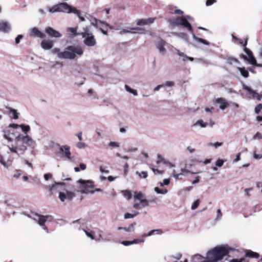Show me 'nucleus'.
<instances>
[{
    "label": "nucleus",
    "mask_w": 262,
    "mask_h": 262,
    "mask_svg": "<svg viewBox=\"0 0 262 262\" xmlns=\"http://www.w3.org/2000/svg\"><path fill=\"white\" fill-rule=\"evenodd\" d=\"M53 44L52 40L44 39L41 42V46L45 50H49L53 47Z\"/></svg>",
    "instance_id": "nucleus-16"
},
{
    "label": "nucleus",
    "mask_w": 262,
    "mask_h": 262,
    "mask_svg": "<svg viewBox=\"0 0 262 262\" xmlns=\"http://www.w3.org/2000/svg\"><path fill=\"white\" fill-rule=\"evenodd\" d=\"M125 88L127 92L133 94L135 96L137 95V91L136 90L132 89L127 85H125Z\"/></svg>",
    "instance_id": "nucleus-33"
},
{
    "label": "nucleus",
    "mask_w": 262,
    "mask_h": 262,
    "mask_svg": "<svg viewBox=\"0 0 262 262\" xmlns=\"http://www.w3.org/2000/svg\"><path fill=\"white\" fill-rule=\"evenodd\" d=\"M91 24L96 28H98L104 35H107V31L104 30L103 27L105 26L106 28L109 27L110 29H112V27H111L108 23L104 21L99 20L96 18H94V19L92 20Z\"/></svg>",
    "instance_id": "nucleus-8"
},
{
    "label": "nucleus",
    "mask_w": 262,
    "mask_h": 262,
    "mask_svg": "<svg viewBox=\"0 0 262 262\" xmlns=\"http://www.w3.org/2000/svg\"><path fill=\"white\" fill-rule=\"evenodd\" d=\"M78 182L80 183L82 190L81 192L83 193H93L95 192L94 190V185L92 182L87 181H85L83 180H80L78 181Z\"/></svg>",
    "instance_id": "nucleus-7"
},
{
    "label": "nucleus",
    "mask_w": 262,
    "mask_h": 262,
    "mask_svg": "<svg viewBox=\"0 0 262 262\" xmlns=\"http://www.w3.org/2000/svg\"><path fill=\"white\" fill-rule=\"evenodd\" d=\"M149 201L146 199L142 200L140 202L141 206L142 208L147 207L149 206Z\"/></svg>",
    "instance_id": "nucleus-36"
},
{
    "label": "nucleus",
    "mask_w": 262,
    "mask_h": 262,
    "mask_svg": "<svg viewBox=\"0 0 262 262\" xmlns=\"http://www.w3.org/2000/svg\"><path fill=\"white\" fill-rule=\"evenodd\" d=\"M136 173L138 174L140 178H146L148 176L147 172L146 171H142L140 173L137 171Z\"/></svg>",
    "instance_id": "nucleus-40"
},
{
    "label": "nucleus",
    "mask_w": 262,
    "mask_h": 262,
    "mask_svg": "<svg viewBox=\"0 0 262 262\" xmlns=\"http://www.w3.org/2000/svg\"><path fill=\"white\" fill-rule=\"evenodd\" d=\"M231 251H234V250L228 246H217L209 250L207 252V256L209 258H212L213 261L217 262L222 260L225 256L228 255Z\"/></svg>",
    "instance_id": "nucleus-1"
},
{
    "label": "nucleus",
    "mask_w": 262,
    "mask_h": 262,
    "mask_svg": "<svg viewBox=\"0 0 262 262\" xmlns=\"http://www.w3.org/2000/svg\"><path fill=\"white\" fill-rule=\"evenodd\" d=\"M200 202L201 201L200 200H197L195 201H194L191 206V209L192 210L196 209L198 207Z\"/></svg>",
    "instance_id": "nucleus-39"
},
{
    "label": "nucleus",
    "mask_w": 262,
    "mask_h": 262,
    "mask_svg": "<svg viewBox=\"0 0 262 262\" xmlns=\"http://www.w3.org/2000/svg\"><path fill=\"white\" fill-rule=\"evenodd\" d=\"M201 262H214V261H213V259L212 258H209L208 256H207V258L203 261H202Z\"/></svg>",
    "instance_id": "nucleus-64"
},
{
    "label": "nucleus",
    "mask_w": 262,
    "mask_h": 262,
    "mask_svg": "<svg viewBox=\"0 0 262 262\" xmlns=\"http://www.w3.org/2000/svg\"><path fill=\"white\" fill-rule=\"evenodd\" d=\"M243 89L247 91L249 94L251 95L253 98H256L258 100H260L262 99L261 94H259V93H257L256 91L253 90L249 86L244 85Z\"/></svg>",
    "instance_id": "nucleus-11"
},
{
    "label": "nucleus",
    "mask_w": 262,
    "mask_h": 262,
    "mask_svg": "<svg viewBox=\"0 0 262 262\" xmlns=\"http://www.w3.org/2000/svg\"><path fill=\"white\" fill-rule=\"evenodd\" d=\"M70 11V13H73L74 14H76L81 21H83L85 20V18H84V17L81 16V12L79 10H77L76 8L72 7L71 6Z\"/></svg>",
    "instance_id": "nucleus-22"
},
{
    "label": "nucleus",
    "mask_w": 262,
    "mask_h": 262,
    "mask_svg": "<svg viewBox=\"0 0 262 262\" xmlns=\"http://www.w3.org/2000/svg\"><path fill=\"white\" fill-rule=\"evenodd\" d=\"M6 108L9 110L10 113L12 114V117L14 119H17L18 118V113L17 112L16 110L10 107H6Z\"/></svg>",
    "instance_id": "nucleus-27"
},
{
    "label": "nucleus",
    "mask_w": 262,
    "mask_h": 262,
    "mask_svg": "<svg viewBox=\"0 0 262 262\" xmlns=\"http://www.w3.org/2000/svg\"><path fill=\"white\" fill-rule=\"evenodd\" d=\"M197 123L199 124L202 127H205L207 125V123H204L202 120H198Z\"/></svg>",
    "instance_id": "nucleus-49"
},
{
    "label": "nucleus",
    "mask_w": 262,
    "mask_h": 262,
    "mask_svg": "<svg viewBox=\"0 0 262 262\" xmlns=\"http://www.w3.org/2000/svg\"><path fill=\"white\" fill-rule=\"evenodd\" d=\"M238 69L240 71L243 77H244L245 78H247L249 77V72L247 70H246V69L244 67H243V68L238 67Z\"/></svg>",
    "instance_id": "nucleus-30"
},
{
    "label": "nucleus",
    "mask_w": 262,
    "mask_h": 262,
    "mask_svg": "<svg viewBox=\"0 0 262 262\" xmlns=\"http://www.w3.org/2000/svg\"><path fill=\"white\" fill-rule=\"evenodd\" d=\"M75 196L74 192L70 191H67L66 193L60 192L59 194V198L61 202H64L66 199L71 201Z\"/></svg>",
    "instance_id": "nucleus-10"
},
{
    "label": "nucleus",
    "mask_w": 262,
    "mask_h": 262,
    "mask_svg": "<svg viewBox=\"0 0 262 262\" xmlns=\"http://www.w3.org/2000/svg\"><path fill=\"white\" fill-rule=\"evenodd\" d=\"M71 6L66 3H61L55 5H54L51 8H49V11L51 13L56 12H62L65 13H70Z\"/></svg>",
    "instance_id": "nucleus-6"
},
{
    "label": "nucleus",
    "mask_w": 262,
    "mask_h": 262,
    "mask_svg": "<svg viewBox=\"0 0 262 262\" xmlns=\"http://www.w3.org/2000/svg\"><path fill=\"white\" fill-rule=\"evenodd\" d=\"M46 32L51 37L58 38L61 36V34L52 28L48 27L46 28Z\"/></svg>",
    "instance_id": "nucleus-12"
},
{
    "label": "nucleus",
    "mask_w": 262,
    "mask_h": 262,
    "mask_svg": "<svg viewBox=\"0 0 262 262\" xmlns=\"http://www.w3.org/2000/svg\"><path fill=\"white\" fill-rule=\"evenodd\" d=\"M82 132H79L77 134V136L79 139V140L80 141H81L82 140Z\"/></svg>",
    "instance_id": "nucleus-61"
},
{
    "label": "nucleus",
    "mask_w": 262,
    "mask_h": 262,
    "mask_svg": "<svg viewBox=\"0 0 262 262\" xmlns=\"http://www.w3.org/2000/svg\"><path fill=\"white\" fill-rule=\"evenodd\" d=\"M170 183V180L169 179H165L163 180V183H161L160 185L163 186L164 185H167Z\"/></svg>",
    "instance_id": "nucleus-51"
},
{
    "label": "nucleus",
    "mask_w": 262,
    "mask_h": 262,
    "mask_svg": "<svg viewBox=\"0 0 262 262\" xmlns=\"http://www.w3.org/2000/svg\"><path fill=\"white\" fill-rule=\"evenodd\" d=\"M215 102L220 104V108L222 110H225L229 106L228 102L223 98H219L216 99Z\"/></svg>",
    "instance_id": "nucleus-13"
},
{
    "label": "nucleus",
    "mask_w": 262,
    "mask_h": 262,
    "mask_svg": "<svg viewBox=\"0 0 262 262\" xmlns=\"http://www.w3.org/2000/svg\"><path fill=\"white\" fill-rule=\"evenodd\" d=\"M166 42L163 40L161 39L157 44L156 47L157 49L159 50V52L164 54L166 52V50L164 48L165 46Z\"/></svg>",
    "instance_id": "nucleus-20"
},
{
    "label": "nucleus",
    "mask_w": 262,
    "mask_h": 262,
    "mask_svg": "<svg viewBox=\"0 0 262 262\" xmlns=\"http://www.w3.org/2000/svg\"><path fill=\"white\" fill-rule=\"evenodd\" d=\"M173 13L174 14H183V12L180 9H177V10H174Z\"/></svg>",
    "instance_id": "nucleus-62"
},
{
    "label": "nucleus",
    "mask_w": 262,
    "mask_h": 262,
    "mask_svg": "<svg viewBox=\"0 0 262 262\" xmlns=\"http://www.w3.org/2000/svg\"><path fill=\"white\" fill-rule=\"evenodd\" d=\"M0 163L2 164L4 166H7L6 163L4 160L3 157L1 155H0Z\"/></svg>",
    "instance_id": "nucleus-53"
},
{
    "label": "nucleus",
    "mask_w": 262,
    "mask_h": 262,
    "mask_svg": "<svg viewBox=\"0 0 262 262\" xmlns=\"http://www.w3.org/2000/svg\"><path fill=\"white\" fill-rule=\"evenodd\" d=\"M100 171L102 172V173H108L109 171L108 170H106L104 168H103V167L102 166H101L100 167Z\"/></svg>",
    "instance_id": "nucleus-59"
},
{
    "label": "nucleus",
    "mask_w": 262,
    "mask_h": 262,
    "mask_svg": "<svg viewBox=\"0 0 262 262\" xmlns=\"http://www.w3.org/2000/svg\"><path fill=\"white\" fill-rule=\"evenodd\" d=\"M76 31L77 28H69L68 29V32L69 33V34L74 36L77 35Z\"/></svg>",
    "instance_id": "nucleus-35"
},
{
    "label": "nucleus",
    "mask_w": 262,
    "mask_h": 262,
    "mask_svg": "<svg viewBox=\"0 0 262 262\" xmlns=\"http://www.w3.org/2000/svg\"><path fill=\"white\" fill-rule=\"evenodd\" d=\"M30 35L37 36L41 38L45 37V34L40 31L37 28H33L32 29Z\"/></svg>",
    "instance_id": "nucleus-17"
},
{
    "label": "nucleus",
    "mask_w": 262,
    "mask_h": 262,
    "mask_svg": "<svg viewBox=\"0 0 262 262\" xmlns=\"http://www.w3.org/2000/svg\"><path fill=\"white\" fill-rule=\"evenodd\" d=\"M193 38L197 41H198L199 42H201V43H203L204 45H209V44H210L209 42L207 40H206L205 39H203L202 38L198 37L195 36L194 35H193Z\"/></svg>",
    "instance_id": "nucleus-31"
},
{
    "label": "nucleus",
    "mask_w": 262,
    "mask_h": 262,
    "mask_svg": "<svg viewBox=\"0 0 262 262\" xmlns=\"http://www.w3.org/2000/svg\"><path fill=\"white\" fill-rule=\"evenodd\" d=\"M10 30V26L6 21H0V31L8 32Z\"/></svg>",
    "instance_id": "nucleus-19"
},
{
    "label": "nucleus",
    "mask_w": 262,
    "mask_h": 262,
    "mask_svg": "<svg viewBox=\"0 0 262 262\" xmlns=\"http://www.w3.org/2000/svg\"><path fill=\"white\" fill-rule=\"evenodd\" d=\"M138 214H139V212L136 211H134V214H131L130 213L127 212V213H125L124 218L126 219H129V218H133L135 216H137Z\"/></svg>",
    "instance_id": "nucleus-32"
},
{
    "label": "nucleus",
    "mask_w": 262,
    "mask_h": 262,
    "mask_svg": "<svg viewBox=\"0 0 262 262\" xmlns=\"http://www.w3.org/2000/svg\"><path fill=\"white\" fill-rule=\"evenodd\" d=\"M76 146L79 148H83L85 147L86 144L85 143L80 141L76 144Z\"/></svg>",
    "instance_id": "nucleus-43"
},
{
    "label": "nucleus",
    "mask_w": 262,
    "mask_h": 262,
    "mask_svg": "<svg viewBox=\"0 0 262 262\" xmlns=\"http://www.w3.org/2000/svg\"><path fill=\"white\" fill-rule=\"evenodd\" d=\"M20 125L17 124H14V123H13V124H10L9 125V127H12V128H17Z\"/></svg>",
    "instance_id": "nucleus-63"
},
{
    "label": "nucleus",
    "mask_w": 262,
    "mask_h": 262,
    "mask_svg": "<svg viewBox=\"0 0 262 262\" xmlns=\"http://www.w3.org/2000/svg\"><path fill=\"white\" fill-rule=\"evenodd\" d=\"M133 207L135 208V209H140L141 207V204L140 203H135L134 205H133Z\"/></svg>",
    "instance_id": "nucleus-54"
},
{
    "label": "nucleus",
    "mask_w": 262,
    "mask_h": 262,
    "mask_svg": "<svg viewBox=\"0 0 262 262\" xmlns=\"http://www.w3.org/2000/svg\"><path fill=\"white\" fill-rule=\"evenodd\" d=\"M136 225V223L131 224L128 227H119L118 230L123 229L125 231L129 232L134 230V226Z\"/></svg>",
    "instance_id": "nucleus-29"
},
{
    "label": "nucleus",
    "mask_w": 262,
    "mask_h": 262,
    "mask_svg": "<svg viewBox=\"0 0 262 262\" xmlns=\"http://www.w3.org/2000/svg\"><path fill=\"white\" fill-rule=\"evenodd\" d=\"M151 170L155 174H162L164 172L163 170H160L155 168H151Z\"/></svg>",
    "instance_id": "nucleus-42"
},
{
    "label": "nucleus",
    "mask_w": 262,
    "mask_h": 262,
    "mask_svg": "<svg viewBox=\"0 0 262 262\" xmlns=\"http://www.w3.org/2000/svg\"><path fill=\"white\" fill-rule=\"evenodd\" d=\"M51 177L52 174L51 173H46L44 175V178L46 180H48Z\"/></svg>",
    "instance_id": "nucleus-58"
},
{
    "label": "nucleus",
    "mask_w": 262,
    "mask_h": 262,
    "mask_svg": "<svg viewBox=\"0 0 262 262\" xmlns=\"http://www.w3.org/2000/svg\"><path fill=\"white\" fill-rule=\"evenodd\" d=\"M227 62L229 64H232L234 63H239V61L237 58L229 56L226 58Z\"/></svg>",
    "instance_id": "nucleus-28"
},
{
    "label": "nucleus",
    "mask_w": 262,
    "mask_h": 262,
    "mask_svg": "<svg viewBox=\"0 0 262 262\" xmlns=\"http://www.w3.org/2000/svg\"><path fill=\"white\" fill-rule=\"evenodd\" d=\"M164 85L167 86H172L174 85V82L172 81H166Z\"/></svg>",
    "instance_id": "nucleus-57"
},
{
    "label": "nucleus",
    "mask_w": 262,
    "mask_h": 262,
    "mask_svg": "<svg viewBox=\"0 0 262 262\" xmlns=\"http://www.w3.org/2000/svg\"><path fill=\"white\" fill-rule=\"evenodd\" d=\"M19 126L21 128L22 130L25 133H27L30 129L29 125H25L24 124H21Z\"/></svg>",
    "instance_id": "nucleus-38"
},
{
    "label": "nucleus",
    "mask_w": 262,
    "mask_h": 262,
    "mask_svg": "<svg viewBox=\"0 0 262 262\" xmlns=\"http://www.w3.org/2000/svg\"><path fill=\"white\" fill-rule=\"evenodd\" d=\"M124 196L127 199L129 200L132 198V194L130 191L124 190L123 191Z\"/></svg>",
    "instance_id": "nucleus-34"
},
{
    "label": "nucleus",
    "mask_w": 262,
    "mask_h": 262,
    "mask_svg": "<svg viewBox=\"0 0 262 262\" xmlns=\"http://www.w3.org/2000/svg\"><path fill=\"white\" fill-rule=\"evenodd\" d=\"M109 146L113 147H119V144L118 143L115 142H111L108 144Z\"/></svg>",
    "instance_id": "nucleus-50"
},
{
    "label": "nucleus",
    "mask_w": 262,
    "mask_h": 262,
    "mask_svg": "<svg viewBox=\"0 0 262 262\" xmlns=\"http://www.w3.org/2000/svg\"><path fill=\"white\" fill-rule=\"evenodd\" d=\"M254 138H257L258 139H262V135L259 132H257L255 134Z\"/></svg>",
    "instance_id": "nucleus-60"
},
{
    "label": "nucleus",
    "mask_w": 262,
    "mask_h": 262,
    "mask_svg": "<svg viewBox=\"0 0 262 262\" xmlns=\"http://www.w3.org/2000/svg\"><path fill=\"white\" fill-rule=\"evenodd\" d=\"M16 140L17 142V147L18 150L24 154L27 150V147L26 145L34 148L35 143L29 136H25L19 135L16 137Z\"/></svg>",
    "instance_id": "nucleus-3"
},
{
    "label": "nucleus",
    "mask_w": 262,
    "mask_h": 262,
    "mask_svg": "<svg viewBox=\"0 0 262 262\" xmlns=\"http://www.w3.org/2000/svg\"><path fill=\"white\" fill-rule=\"evenodd\" d=\"M37 216H38V224L40 226H44L46 222V221H47L49 216L48 215H42L38 214Z\"/></svg>",
    "instance_id": "nucleus-21"
},
{
    "label": "nucleus",
    "mask_w": 262,
    "mask_h": 262,
    "mask_svg": "<svg viewBox=\"0 0 262 262\" xmlns=\"http://www.w3.org/2000/svg\"><path fill=\"white\" fill-rule=\"evenodd\" d=\"M261 110H262V104L260 103L255 107V113L258 114Z\"/></svg>",
    "instance_id": "nucleus-41"
},
{
    "label": "nucleus",
    "mask_w": 262,
    "mask_h": 262,
    "mask_svg": "<svg viewBox=\"0 0 262 262\" xmlns=\"http://www.w3.org/2000/svg\"><path fill=\"white\" fill-rule=\"evenodd\" d=\"M83 53V50L79 46H69L59 55L61 59H74L77 56H81Z\"/></svg>",
    "instance_id": "nucleus-2"
},
{
    "label": "nucleus",
    "mask_w": 262,
    "mask_h": 262,
    "mask_svg": "<svg viewBox=\"0 0 262 262\" xmlns=\"http://www.w3.org/2000/svg\"><path fill=\"white\" fill-rule=\"evenodd\" d=\"M155 18H148L147 19H142L139 20L137 24L139 26H143L145 25H149L152 24L154 21Z\"/></svg>",
    "instance_id": "nucleus-18"
},
{
    "label": "nucleus",
    "mask_w": 262,
    "mask_h": 262,
    "mask_svg": "<svg viewBox=\"0 0 262 262\" xmlns=\"http://www.w3.org/2000/svg\"><path fill=\"white\" fill-rule=\"evenodd\" d=\"M245 260L244 257H242L239 259H233L230 260L229 262H244Z\"/></svg>",
    "instance_id": "nucleus-47"
},
{
    "label": "nucleus",
    "mask_w": 262,
    "mask_h": 262,
    "mask_svg": "<svg viewBox=\"0 0 262 262\" xmlns=\"http://www.w3.org/2000/svg\"><path fill=\"white\" fill-rule=\"evenodd\" d=\"M81 36L84 38L83 42L88 47H93L96 45V40L88 27L83 29V32L81 33Z\"/></svg>",
    "instance_id": "nucleus-4"
},
{
    "label": "nucleus",
    "mask_w": 262,
    "mask_h": 262,
    "mask_svg": "<svg viewBox=\"0 0 262 262\" xmlns=\"http://www.w3.org/2000/svg\"><path fill=\"white\" fill-rule=\"evenodd\" d=\"M20 175L21 173L20 172V171L18 170H16L15 173L14 174L13 177L16 178H18L20 176Z\"/></svg>",
    "instance_id": "nucleus-55"
},
{
    "label": "nucleus",
    "mask_w": 262,
    "mask_h": 262,
    "mask_svg": "<svg viewBox=\"0 0 262 262\" xmlns=\"http://www.w3.org/2000/svg\"><path fill=\"white\" fill-rule=\"evenodd\" d=\"M155 190L157 193L160 194H165L168 191L166 189H161L157 187L155 188Z\"/></svg>",
    "instance_id": "nucleus-37"
},
{
    "label": "nucleus",
    "mask_w": 262,
    "mask_h": 262,
    "mask_svg": "<svg viewBox=\"0 0 262 262\" xmlns=\"http://www.w3.org/2000/svg\"><path fill=\"white\" fill-rule=\"evenodd\" d=\"M181 17H177L175 18L171 19L169 20L170 23L173 26H180Z\"/></svg>",
    "instance_id": "nucleus-25"
},
{
    "label": "nucleus",
    "mask_w": 262,
    "mask_h": 262,
    "mask_svg": "<svg viewBox=\"0 0 262 262\" xmlns=\"http://www.w3.org/2000/svg\"><path fill=\"white\" fill-rule=\"evenodd\" d=\"M180 26L187 29L190 32L193 31L192 27L184 16H182Z\"/></svg>",
    "instance_id": "nucleus-14"
},
{
    "label": "nucleus",
    "mask_w": 262,
    "mask_h": 262,
    "mask_svg": "<svg viewBox=\"0 0 262 262\" xmlns=\"http://www.w3.org/2000/svg\"><path fill=\"white\" fill-rule=\"evenodd\" d=\"M134 198L135 200H139L140 202H141L142 200L144 199V195L141 191L138 192H135Z\"/></svg>",
    "instance_id": "nucleus-26"
},
{
    "label": "nucleus",
    "mask_w": 262,
    "mask_h": 262,
    "mask_svg": "<svg viewBox=\"0 0 262 262\" xmlns=\"http://www.w3.org/2000/svg\"><path fill=\"white\" fill-rule=\"evenodd\" d=\"M60 152L62 154V157L68 160L71 159V153L70 147L67 145L61 146L59 148Z\"/></svg>",
    "instance_id": "nucleus-9"
},
{
    "label": "nucleus",
    "mask_w": 262,
    "mask_h": 262,
    "mask_svg": "<svg viewBox=\"0 0 262 262\" xmlns=\"http://www.w3.org/2000/svg\"><path fill=\"white\" fill-rule=\"evenodd\" d=\"M4 137L7 139V140L9 141H12V139L9 137V135L8 134H7L6 133H5V134L4 135Z\"/></svg>",
    "instance_id": "nucleus-56"
},
{
    "label": "nucleus",
    "mask_w": 262,
    "mask_h": 262,
    "mask_svg": "<svg viewBox=\"0 0 262 262\" xmlns=\"http://www.w3.org/2000/svg\"><path fill=\"white\" fill-rule=\"evenodd\" d=\"M245 256L250 258H258L259 257L260 255L257 252H253L251 250H248L246 253Z\"/></svg>",
    "instance_id": "nucleus-23"
},
{
    "label": "nucleus",
    "mask_w": 262,
    "mask_h": 262,
    "mask_svg": "<svg viewBox=\"0 0 262 262\" xmlns=\"http://www.w3.org/2000/svg\"><path fill=\"white\" fill-rule=\"evenodd\" d=\"M224 162V161L223 160L219 159L216 161L215 165L218 167H221L223 165Z\"/></svg>",
    "instance_id": "nucleus-45"
},
{
    "label": "nucleus",
    "mask_w": 262,
    "mask_h": 262,
    "mask_svg": "<svg viewBox=\"0 0 262 262\" xmlns=\"http://www.w3.org/2000/svg\"><path fill=\"white\" fill-rule=\"evenodd\" d=\"M180 26L187 29L190 32L193 31L192 27L184 16H182Z\"/></svg>",
    "instance_id": "nucleus-15"
},
{
    "label": "nucleus",
    "mask_w": 262,
    "mask_h": 262,
    "mask_svg": "<svg viewBox=\"0 0 262 262\" xmlns=\"http://www.w3.org/2000/svg\"><path fill=\"white\" fill-rule=\"evenodd\" d=\"M240 43L242 44L244 47H246L247 45V40H246L245 41H240ZM244 51L247 54L248 56L242 54L241 55L242 58L246 60H248L251 64L253 66H255L258 67H262V64L257 63V61L253 56V53L250 50L246 47H245Z\"/></svg>",
    "instance_id": "nucleus-5"
},
{
    "label": "nucleus",
    "mask_w": 262,
    "mask_h": 262,
    "mask_svg": "<svg viewBox=\"0 0 262 262\" xmlns=\"http://www.w3.org/2000/svg\"><path fill=\"white\" fill-rule=\"evenodd\" d=\"M23 36L22 35H18L15 38V43L18 44L20 42V40L23 38Z\"/></svg>",
    "instance_id": "nucleus-52"
},
{
    "label": "nucleus",
    "mask_w": 262,
    "mask_h": 262,
    "mask_svg": "<svg viewBox=\"0 0 262 262\" xmlns=\"http://www.w3.org/2000/svg\"><path fill=\"white\" fill-rule=\"evenodd\" d=\"M52 52L53 53V54H57V56L59 58V55L60 53H61L62 52L60 51V50L58 48H54L52 50Z\"/></svg>",
    "instance_id": "nucleus-46"
},
{
    "label": "nucleus",
    "mask_w": 262,
    "mask_h": 262,
    "mask_svg": "<svg viewBox=\"0 0 262 262\" xmlns=\"http://www.w3.org/2000/svg\"><path fill=\"white\" fill-rule=\"evenodd\" d=\"M143 239H135L132 241H124L122 242V244L124 246H128L133 244H137L139 242H143Z\"/></svg>",
    "instance_id": "nucleus-24"
},
{
    "label": "nucleus",
    "mask_w": 262,
    "mask_h": 262,
    "mask_svg": "<svg viewBox=\"0 0 262 262\" xmlns=\"http://www.w3.org/2000/svg\"><path fill=\"white\" fill-rule=\"evenodd\" d=\"M216 2V0H207L206 2V5L207 6H209L213 4Z\"/></svg>",
    "instance_id": "nucleus-48"
},
{
    "label": "nucleus",
    "mask_w": 262,
    "mask_h": 262,
    "mask_svg": "<svg viewBox=\"0 0 262 262\" xmlns=\"http://www.w3.org/2000/svg\"><path fill=\"white\" fill-rule=\"evenodd\" d=\"M9 149L10 150V151L12 152H14V153L18 154V149H17V146H12V147H9Z\"/></svg>",
    "instance_id": "nucleus-44"
}]
</instances>
